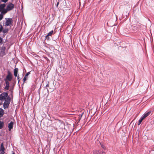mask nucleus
<instances>
[{
  "label": "nucleus",
  "mask_w": 154,
  "mask_h": 154,
  "mask_svg": "<svg viewBox=\"0 0 154 154\" xmlns=\"http://www.w3.org/2000/svg\"><path fill=\"white\" fill-rule=\"evenodd\" d=\"M8 11L6 8L5 9L4 8L0 12H1V14L3 15L5 14Z\"/></svg>",
  "instance_id": "obj_9"
},
{
  "label": "nucleus",
  "mask_w": 154,
  "mask_h": 154,
  "mask_svg": "<svg viewBox=\"0 0 154 154\" xmlns=\"http://www.w3.org/2000/svg\"><path fill=\"white\" fill-rule=\"evenodd\" d=\"M6 22L5 23V26H10L12 23V19L11 18H8L5 19Z\"/></svg>",
  "instance_id": "obj_4"
},
{
  "label": "nucleus",
  "mask_w": 154,
  "mask_h": 154,
  "mask_svg": "<svg viewBox=\"0 0 154 154\" xmlns=\"http://www.w3.org/2000/svg\"><path fill=\"white\" fill-rule=\"evenodd\" d=\"M30 74V72H28L25 75V76L24 77L23 79V82H25L26 81V79L27 78V77H28V75Z\"/></svg>",
  "instance_id": "obj_11"
},
{
  "label": "nucleus",
  "mask_w": 154,
  "mask_h": 154,
  "mask_svg": "<svg viewBox=\"0 0 154 154\" xmlns=\"http://www.w3.org/2000/svg\"><path fill=\"white\" fill-rule=\"evenodd\" d=\"M2 41V38L0 37V43H1Z\"/></svg>",
  "instance_id": "obj_23"
},
{
  "label": "nucleus",
  "mask_w": 154,
  "mask_h": 154,
  "mask_svg": "<svg viewBox=\"0 0 154 154\" xmlns=\"http://www.w3.org/2000/svg\"><path fill=\"white\" fill-rule=\"evenodd\" d=\"M12 154H14V153H13Z\"/></svg>",
  "instance_id": "obj_26"
},
{
  "label": "nucleus",
  "mask_w": 154,
  "mask_h": 154,
  "mask_svg": "<svg viewBox=\"0 0 154 154\" xmlns=\"http://www.w3.org/2000/svg\"><path fill=\"white\" fill-rule=\"evenodd\" d=\"M18 70V69L17 68H15L14 69V75L15 77L17 76Z\"/></svg>",
  "instance_id": "obj_12"
},
{
  "label": "nucleus",
  "mask_w": 154,
  "mask_h": 154,
  "mask_svg": "<svg viewBox=\"0 0 154 154\" xmlns=\"http://www.w3.org/2000/svg\"><path fill=\"white\" fill-rule=\"evenodd\" d=\"M5 102L3 104L4 108L5 109L8 108L10 103V99L9 97H8L5 100Z\"/></svg>",
  "instance_id": "obj_2"
},
{
  "label": "nucleus",
  "mask_w": 154,
  "mask_h": 154,
  "mask_svg": "<svg viewBox=\"0 0 154 154\" xmlns=\"http://www.w3.org/2000/svg\"><path fill=\"white\" fill-rule=\"evenodd\" d=\"M4 125V122L0 121V129L2 128L3 127Z\"/></svg>",
  "instance_id": "obj_14"
},
{
  "label": "nucleus",
  "mask_w": 154,
  "mask_h": 154,
  "mask_svg": "<svg viewBox=\"0 0 154 154\" xmlns=\"http://www.w3.org/2000/svg\"><path fill=\"white\" fill-rule=\"evenodd\" d=\"M5 149L4 146V145L3 143H2L1 144L0 147V154H4L5 153Z\"/></svg>",
  "instance_id": "obj_5"
},
{
  "label": "nucleus",
  "mask_w": 154,
  "mask_h": 154,
  "mask_svg": "<svg viewBox=\"0 0 154 154\" xmlns=\"http://www.w3.org/2000/svg\"><path fill=\"white\" fill-rule=\"evenodd\" d=\"M17 78V80H18V83H19V82H20V80L19 79V77L18 76Z\"/></svg>",
  "instance_id": "obj_22"
},
{
  "label": "nucleus",
  "mask_w": 154,
  "mask_h": 154,
  "mask_svg": "<svg viewBox=\"0 0 154 154\" xmlns=\"http://www.w3.org/2000/svg\"><path fill=\"white\" fill-rule=\"evenodd\" d=\"M48 86V85H46V86Z\"/></svg>",
  "instance_id": "obj_25"
},
{
  "label": "nucleus",
  "mask_w": 154,
  "mask_h": 154,
  "mask_svg": "<svg viewBox=\"0 0 154 154\" xmlns=\"http://www.w3.org/2000/svg\"><path fill=\"white\" fill-rule=\"evenodd\" d=\"M3 115V109H0V117L2 116Z\"/></svg>",
  "instance_id": "obj_16"
},
{
  "label": "nucleus",
  "mask_w": 154,
  "mask_h": 154,
  "mask_svg": "<svg viewBox=\"0 0 154 154\" xmlns=\"http://www.w3.org/2000/svg\"><path fill=\"white\" fill-rule=\"evenodd\" d=\"M8 97H9L8 96V93L7 92H3L0 95V100L2 101L5 100Z\"/></svg>",
  "instance_id": "obj_1"
},
{
  "label": "nucleus",
  "mask_w": 154,
  "mask_h": 154,
  "mask_svg": "<svg viewBox=\"0 0 154 154\" xmlns=\"http://www.w3.org/2000/svg\"><path fill=\"white\" fill-rule=\"evenodd\" d=\"M59 2H57V7L58 6V5L59 4Z\"/></svg>",
  "instance_id": "obj_24"
},
{
  "label": "nucleus",
  "mask_w": 154,
  "mask_h": 154,
  "mask_svg": "<svg viewBox=\"0 0 154 154\" xmlns=\"http://www.w3.org/2000/svg\"><path fill=\"white\" fill-rule=\"evenodd\" d=\"M53 32H54L53 30L51 31L48 33L47 35H48L51 36L53 34Z\"/></svg>",
  "instance_id": "obj_17"
},
{
  "label": "nucleus",
  "mask_w": 154,
  "mask_h": 154,
  "mask_svg": "<svg viewBox=\"0 0 154 154\" xmlns=\"http://www.w3.org/2000/svg\"><path fill=\"white\" fill-rule=\"evenodd\" d=\"M151 111L148 112L144 113L142 116L144 119L145 118L148 116L150 113Z\"/></svg>",
  "instance_id": "obj_10"
},
{
  "label": "nucleus",
  "mask_w": 154,
  "mask_h": 154,
  "mask_svg": "<svg viewBox=\"0 0 154 154\" xmlns=\"http://www.w3.org/2000/svg\"><path fill=\"white\" fill-rule=\"evenodd\" d=\"M3 18V15L0 14V20H1Z\"/></svg>",
  "instance_id": "obj_19"
},
{
  "label": "nucleus",
  "mask_w": 154,
  "mask_h": 154,
  "mask_svg": "<svg viewBox=\"0 0 154 154\" xmlns=\"http://www.w3.org/2000/svg\"><path fill=\"white\" fill-rule=\"evenodd\" d=\"M2 1L3 2H6L8 0H2Z\"/></svg>",
  "instance_id": "obj_21"
},
{
  "label": "nucleus",
  "mask_w": 154,
  "mask_h": 154,
  "mask_svg": "<svg viewBox=\"0 0 154 154\" xmlns=\"http://www.w3.org/2000/svg\"><path fill=\"white\" fill-rule=\"evenodd\" d=\"M14 4L11 3H9L7 5L6 8L9 11L13 9L14 8Z\"/></svg>",
  "instance_id": "obj_3"
},
{
  "label": "nucleus",
  "mask_w": 154,
  "mask_h": 154,
  "mask_svg": "<svg viewBox=\"0 0 154 154\" xmlns=\"http://www.w3.org/2000/svg\"><path fill=\"white\" fill-rule=\"evenodd\" d=\"M12 79V75L10 72H8V74L6 76V80H7L9 81H11Z\"/></svg>",
  "instance_id": "obj_6"
},
{
  "label": "nucleus",
  "mask_w": 154,
  "mask_h": 154,
  "mask_svg": "<svg viewBox=\"0 0 154 154\" xmlns=\"http://www.w3.org/2000/svg\"><path fill=\"white\" fill-rule=\"evenodd\" d=\"M49 36L48 35H46L45 36V39L47 40H49L50 39V38L49 37Z\"/></svg>",
  "instance_id": "obj_18"
},
{
  "label": "nucleus",
  "mask_w": 154,
  "mask_h": 154,
  "mask_svg": "<svg viewBox=\"0 0 154 154\" xmlns=\"http://www.w3.org/2000/svg\"><path fill=\"white\" fill-rule=\"evenodd\" d=\"M5 6V4H0V11H1Z\"/></svg>",
  "instance_id": "obj_13"
},
{
  "label": "nucleus",
  "mask_w": 154,
  "mask_h": 154,
  "mask_svg": "<svg viewBox=\"0 0 154 154\" xmlns=\"http://www.w3.org/2000/svg\"><path fill=\"white\" fill-rule=\"evenodd\" d=\"M2 25H0V32L2 31Z\"/></svg>",
  "instance_id": "obj_20"
},
{
  "label": "nucleus",
  "mask_w": 154,
  "mask_h": 154,
  "mask_svg": "<svg viewBox=\"0 0 154 154\" xmlns=\"http://www.w3.org/2000/svg\"><path fill=\"white\" fill-rule=\"evenodd\" d=\"M14 125L13 122L11 121L8 124V130L9 131L11 130L13 128V126Z\"/></svg>",
  "instance_id": "obj_7"
},
{
  "label": "nucleus",
  "mask_w": 154,
  "mask_h": 154,
  "mask_svg": "<svg viewBox=\"0 0 154 154\" xmlns=\"http://www.w3.org/2000/svg\"><path fill=\"white\" fill-rule=\"evenodd\" d=\"M144 119V118L142 116L141 117L139 121L138 122V125H140L141 122H142V121Z\"/></svg>",
  "instance_id": "obj_15"
},
{
  "label": "nucleus",
  "mask_w": 154,
  "mask_h": 154,
  "mask_svg": "<svg viewBox=\"0 0 154 154\" xmlns=\"http://www.w3.org/2000/svg\"><path fill=\"white\" fill-rule=\"evenodd\" d=\"M5 82L6 85L5 87V89L6 90H8L9 87V83L6 79H5Z\"/></svg>",
  "instance_id": "obj_8"
}]
</instances>
